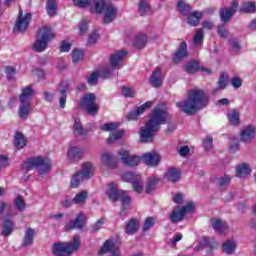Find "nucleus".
Here are the masks:
<instances>
[{
    "label": "nucleus",
    "instance_id": "obj_52",
    "mask_svg": "<svg viewBox=\"0 0 256 256\" xmlns=\"http://www.w3.org/2000/svg\"><path fill=\"white\" fill-rule=\"evenodd\" d=\"M117 127H119V124L115 123V122H110V123H106V124H102L100 126V129L102 131H110V132H114L116 131Z\"/></svg>",
    "mask_w": 256,
    "mask_h": 256
},
{
    "label": "nucleus",
    "instance_id": "obj_47",
    "mask_svg": "<svg viewBox=\"0 0 256 256\" xmlns=\"http://www.w3.org/2000/svg\"><path fill=\"white\" fill-rule=\"evenodd\" d=\"M242 13H255L256 5L255 2H244L242 7L240 8Z\"/></svg>",
    "mask_w": 256,
    "mask_h": 256
},
{
    "label": "nucleus",
    "instance_id": "obj_40",
    "mask_svg": "<svg viewBox=\"0 0 256 256\" xmlns=\"http://www.w3.org/2000/svg\"><path fill=\"white\" fill-rule=\"evenodd\" d=\"M145 45H147V35L145 34L137 35L134 40V47H136V49H143Z\"/></svg>",
    "mask_w": 256,
    "mask_h": 256
},
{
    "label": "nucleus",
    "instance_id": "obj_54",
    "mask_svg": "<svg viewBox=\"0 0 256 256\" xmlns=\"http://www.w3.org/2000/svg\"><path fill=\"white\" fill-rule=\"evenodd\" d=\"M14 205L18 209V211H25L26 204L25 200H23V196H18L14 200Z\"/></svg>",
    "mask_w": 256,
    "mask_h": 256
},
{
    "label": "nucleus",
    "instance_id": "obj_9",
    "mask_svg": "<svg viewBox=\"0 0 256 256\" xmlns=\"http://www.w3.org/2000/svg\"><path fill=\"white\" fill-rule=\"evenodd\" d=\"M97 96L93 93H88L80 100V107L88 113V115H97L99 113V105L95 102Z\"/></svg>",
    "mask_w": 256,
    "mask_h": 256
},
{
    "label": "nucleus",
    "instance_id": "obj_39",
    "mask_svg": "<svg viewBox=\"0 0 256 256\" xmlns=\"http://www.w3.org/2000/svg\"><path fill=\"white\" fill-rule=\"evenodd\" d=\"M227 117L231 125H239V119H240L239 111L232 109L228 112Z\"/></svg>",
    "mask_w": 256,
    "mask_h": 256
},
{
    "label": "nucleus",
    "instance_id": "obj_22",
    "mask_svg": "<svg viewBox=\"0 0 256 256\" xmlns=\"http://www.w3.org/2000/svg\"><path fill=\"white\" fill-rule=\"evenodd\" d=\"M73 134L77 139H85L87 137V130L83 128V125L81 124V120L79 118H76L74 120V132Z\"/></svg>",
    "mask_w": 256,
    "mask_h": 256
},
{
    "label": "nucleus",
    "instance_id": "obj_3",
    "mask_svg": "<svg viewBox=\"0 0 256 256\" xmlns=\"http://www.w3.org/2000/svg\"><path fill=\"white\" fill-rule=\"evenodd\" d=\"M126 56H127V51L125 50H120L112 54L110 57V66L104 69L102 72H100V74L97 72H93L87 78L88 85H97V81H99V77H104V78L111 77L115 69H121L119 65H121V61H123V59H125Z\"/></svg>",
    "mask_w": 256,
    "mask_h": 256
},
{
    "label": "nucleus",
    "instance_id": "obj_53",
    "mask_svg": "<svg viewBox=\"0 0 256 256\" xmlns=\"http://www.w3.org/2000/svg\"><path fill=\"white\" fill-rule=\"evenodd\" d=\"M156 219L153 217H148L144 221L143 231H149V229H152V227L155 226Z\"/></svg>",
    "mask_w": 256,
    "mask_h": 256
},
{
    "label": "nucleus",
    "instance_id": "obj_60",
    "mask_svg": "<svg viewBox=\"0 0 256 256\" xmlns=\"http://www.w3.org/2000/svg\"><path fill=\"white\" fill-rule=\"evenodd\" d=\"M217 85L218 89H225V87H227V78L225 77V74L220 75Z\"/></svg>",
    "mask_w": 256,
    "mask_h": 256
},
{
    "label": "nucleus",
    "instance_id": "obj_6",
    "mask_svg": "<svg viewBox=\"0 0 256 256\" xmlns=\"http://www.w3.org/2000/svg\"><path fill=\"white\" fill-rule=\"evenodd\" d=\"M106 195L110 201L115 202L120 199L123 208L120 215L125 214V209H128L129 205H131V197L127 195V191L119 190L117 184L113 182L107 185Z\"/></svg>",
    "mask_w": 256,
    "mask_h": 256
},
{
    "label": "nucleus",
    "instance_id": "obj_46",
    "mask_svg": "<svg viewBox=\"0 0 256 256\" xmlns=\"http://www.w3.org/2000/svg\"><path fill=\"white\" fill-rule=\"evenodd\" d=\"M82 181H85V178L77 172L71 179L70 187H72V189H77Z\"/></svg>",
    "mask_w": 256,
    "mask_h": 256
},
{
    "label": "nucleus",
    "instance_id": "obj_50",
    "mask_svg": "<svg viewBox=\"0 0 256 256\" xmlns=\"http://www.w3.org/2000/svg\"><path fill=\"white\" fill-rule=\"evenodd\" d=\"M184 69L187 73H197L199 71V63L197 61H190L185 64Z\"/></svg>",
    "mask_w": 256,
    "mask_h": 256
},
{
    "label": "nucleus",
    "instance_id": "obj_42",
    "mask_svg": "<svg viewBox=\"0 0 256 256\" xmlns=\"http://www.w3.org/2000/svg\"><path fill=\"white\" fill-rule=\"evenodd\" d=\"M87 197H88L87 191H82L76 194V196L72 199V203H74L75 205H83V203L87 201Z\"/></svg>",
    "mask_w": 256,
    "mask_h": 256
},
{
    "label": "nucleus",
    "instance_id": "obj_18",
    "mask_svg": "<svg viewBox=\"0 0 256 256\" xmlns=\"http://www.w3.org/2000/svg\"><path fill=\"white\" fill-rule=\"evenodd\" d=\"M212 229L219 235H225V233H229V225L227 222L221 219H212L211 220Z\"/></svg>",
    "mask_w": 256,
    "mask_h": 256
},
{
    "label": "nucleus",
    "instance_id": "obj_11",
    "mask_svg": "<svg viewBox=\"0 0 256 256\" xmlns=\"http://www.w3.org/2000/svg\"><path fill=\"white\" fill-rule=\"evenodd\" d=\"M29 23H31V13H27L23 16V10H20L18 19L14 26V31H18V33H25V31H27V27H29Z\"/></svg>",
    "mask_w": 256,
    "mask_h": 256
},
{
    "label": "nucleus",
    "instance_id": "obj_57",
    "mask_svg": "<svg viewBox=\"0 0 256 256\" xmlns=\"http://www.w3.org/2000/svg\"><path fill=\"white\" fill-rule=\"evenodd\" d=\"M121 93H122L123 97H135V95H136V92L133 88H129L126 86L122 87Z\"/></svg>",
    "mask_w": 256,
    "mask_h": 256
},
{
    "label": "nucleus",
    "instance_id": "obj_2",
    "mask_svg": "<svg viewBox=\"0 0 256 256\" xmlns=\"http://www.w3.org/2000/svg\"><path fill=\"white\" fill-rule=\"evenodd\" d=\"M210 97L201 88H192L188 91L187 98L176 102V107L186 115H195L197 111L205 109L209 105Z\"/></svg>",
    "mask_w": 256,
    "mask_h": 256
},
{
    "label": "nucleus",
    "instance_id": "obj_61",
    "mask_svg": "<svg viewBox=\"0 0 256 256\" xmlns=\"http://www.w3.org/2000/svg\"><path fill=\"white\" fill-rule=\"evenodd\" d=\"M5 73L7 75V79L9 81H12V79L15 77L16 71H15V68L7 66L5 69Z\"/></svg>",
    "mask_w": 256,
    "mask_h": 256
},
{
    "label": "nucleus",
    "instance_id": "obj_16",
    "mask_svg": "<svg viewBox=\"0 0 256 256\" xmlns=\"http://www.w3.org/2000/svg\"><path fill=\"white\" fill-rule=\"evenodd\" d=\"M100 163L108 169H115L117 167V160L111 152H103L100 155Z\"/></svg>",
    "mask_w": 256,
    "mask_h": 256
},
{
    "label": "nucleus",
    "instance_id": "obj_58",
    "mask_svg": "<svg viewBox=\"0 0 256 256\" xmlns=\"http://www.w3.org/2000/svg\"><path fill=\"white\" fill-rule=\"evenodd\" d=\"M73 3L76 7L80 9H85L91 5V0H73Z\"/></svg>",
    "mask_w": 256,
    "mask_h": 256
},
{
    "label": "nucleus",
    "instance_id": "obj_27",
    "mask_svg": "<svg viewBox=\"0 0 256 256\" xmlns=\"http://www.w3.org/2000/svg\"><path fill=\"white\" fill-rule=\"evenodd\" d=\"M165 179L170 183H177L181 179V172L177 168H170L165 174Z\"/></svg>",
    "mask_w": 256,
    "mask_h": 256
},
{
    "label": "nucleus",
    "instance_id": "obj_19",
    "mask_svg": "<svg viewBox=\"0 0 256 256\" xmlns=\"http://www.w3.org/2000/svg\"><path fill=\"white\" fill-rule=\"evenodd\" d=\"M189 53L187 52V42H181L177 51L172 57L173 63H181L183 59L188 57Z\"/></svg>",
    "mask_w": 256,
    "mask_h": 256
},
{
    "label": "nucleus",
    "instance_id": "obj_30",
    "mask_svg": "<svg viewBox=\"0 0 256 256\" xmlns=\"http://www.w3.org/2000/svg\"><path fill=\"white\" fill-rule=\"evenodd\" d=\"M202 17H203V12L194 11L188 15V24L191 25V27H197Z\"/></svg>",
    "mask_w": 256,
    "mask_h": 256
},
{
    "label": "nucleus",
    "instance_id": "obj_20",
    "mask_svg": "<svg viewBox=\"0 0 256 256\" xmlns=\"http://www.w3.org/2000/svg\"><path fill=\"white\" fill-rule=\"evenodd\" d=\"M111 253V256H121V253L117 251V248H115V245L113 244V241L106 240L103 247L99 251V255H103L105 253Z\"/></svg>",
    "mask_w": 256,
    "mask_h": 256
},
{
    "label": "nucleus",
    "instance_id": "obj_4",
    "mask_svg": "<svg viewBox=\"0 0 256 256\" xmlns=\"http://www.w3.org/2000/svg\"><path fill=\"white\" fill-rule=\"evenodd\" d=\"M53 39H55V33H53L51 27L43 26L38 30L36 40L32 45L33 51L36 53H43L47 51V47L50 41H53Z\"/></svg>",
    "mask_w": 256,
    "mask_h": 256
},
{
    "label": "nucleus",
    "instance_id": "obj_59",
    "mask_svg": "<svg viewBox=\"0 0 256 256\" xmlns=\"http://www.w3.org/2000/svg\"><path fill=\"white\" fill-rule=\"evenodd\" d=\"M204 149L206 151H211L213 149V138L212 137H206L205 141L203 142Z\"/></svg>",
    "mask_w": 256,
    "mask_h": 256
},
{
    "label": "nucleus",
    "instance_id": "obj_5",
    "mask_svg": "<svg viewBox=\"0 0 256 256\" xmlns=\"http://www.w3.org/2000/svg\"><path fill=\"white\" fill-rule=\"evenodd\" d=\"M80 247L81 237L79 235H75L72 242L54 243L52 246V253L55 256H70L75 253V251H79Z\"/></svg>",
    "mask_w": 256,
    "mask_h": 256
},
{
    "label": "nucleus",
    "instance_id": "obj_38",
    "mask_svg": "<svg viewBox=\"0 0 256 256\" xmlns=\"http://www.w3.org/2000/svg\"><path fill=\"white\" fill-rule=\"evenodd\" d=\"M14 229H15V223H13V221H11V220H5L4 224H3L2 234L5 237H9V235H11V233H13Z\"/></svg>",
    "mask_w": 256,
    "mask_h": 256
},
{
    "label": "nucleus",
    "instance_id": "obj_17",
    "mask_svg": "<svg viewBox=\"0 0 256 256\" xmlns=\"http://www.w3.org/2000/svg\"><path fill=\"white\" fill-rule=\"evenodd\" d=\"M152 106H153V102L148 101V102L142 104L141 106H139L136 110L130 111L127 115L128 121H135V120L139 119V116L143 115V113H145V110L149 109Z\"/></svg>",
    "mask_w": 256,
    "mask_h": 256
},
{
    "label": "nucleus",
    "instance_id": "obj_13",
    "mask_svg": "<svg viewBox=\"0 0 256 256\" xmlns=\"http://www.w3.org/2000/svg\"><path fill=\"white\" fill-rule=\"evenodd\" d=\"M239 139L242 143H251L255 139V126H244L240 131Z\"/></svg>",
    "mask_w": 256,
    "mask_h": 256
},
{
    "label": "nucleus",
    "instance_id": "obj_62",
    "mask_svg": "<svg viewBox=\"0 0 256 256\" xmlns=\"http://www.w3.org/2000/svg\"><path fill=\"white\" fill-rule=\"evenodd\" d=\"M105 221L103 219L98 220L94 225L91 227V233H97L101 227H103V224Z\"/></svg>",
    "mask_w": 256,
    "mask_h": 256
},
{
    "label": "nucleus",
    "instance_id": "obj_63",
    "mask_svg": "<svg viewBox=\"0 0 256 256\" xmlns=\"http://www.w3.org/2000/svg\"><path fill=\"white\" fill-rule=\"evenodd\" d=\"M9 167V157L5 155H0V170Z\"/></svg>",
    "mask_w": 256,
    "mask_h": 256
},
{
    "label": "nucleus",
    "instance_id": "obj_7",
    "mask_svg": "<svg viewBox=\"0 0 256 256\" xmlns=\"http://www.w3.org/2000/svg\"><path fill=\"white\" fill-rule=\"evenodd\" d=\"M37 167H39V175H47V173L51 171V160L49 158L38 156L30 158L27 162L22 164L23 171H32V169H35Z\"/></svg>",
    "mask_w": 256,
    "mask_h": 256
},
{
    "label": "nucleus",
    "instance_id": "obj_12",
    "mask_svg": "<svg viewBox=\"0 0 256 256\" xmlns=\"http://www.w3.org/2000/svg\"><path fill=\"white\" fill-rule=\"evenodd\" d=\"M237 9H239V2L233 1L230 5V8H222L220 9V19L223 23H228L231 21V17H233L237 13Z\"/></svg>",
    "mask_w": 256,
    "mask_h": 256
},
{
    "label": "nucleus",
    "instance_id": "obj_8",
    "mask_svg": "<svg viewBox=\"0 0 256 256\" xmlns=\"http://www.w3.org/2000/svg\"><path fill=\"white\" fill-rule=\"evenodd\" d=\"M189 213H195V203L193 201L188 202L185 206H176L170 214L171 223H181L185 219V215Z\"/></svg>",
    "mask_w": 256,
    "mask_h": 256
},
{
    "label": "nucleus",
    "instance_id": "obj_49",
    "mask_svg": "<svg viewBox=\"0 0 256 256\" xmlns=\"http://www.w3.org/2000/svg\"><path fill=\"white\" fill-rule=\"evenodd\" d=\"M47 13L50 17L57 13V2L55 0H48L46 4Z\"/></svg>",
    "mask_w": 256,
    "mask_h": 256
},
{
    "label": "nucleus",
    "instance_id": "obj_36",
    "mask_svg": "<svg viewBox=\"0 0 256 256\" xmlns=\"http://www.w3.org/2000/svg\"><path fill=\"white\" fill-rule=\"evenodd\" d=\"M69 91V87L64 86L59 88L60 99H59V106L61 109H65V105L67 103V92Z\"/></svg>",
    "mask_w": 256,
    "mask_h": 256
},
{
    "label": "nucleus",
    "instance_id": "obj_64",
    "mask_svg": "<svg viewBox=\"0 0 256 256\" xmlns=\"http://www.w3.org/2000/svg\"><path fill=\"white\" fill-rule=\"evenodd\" d=\"M89 22L87 20H82V22L79 25V32L81 35H84V33H87Z\"/></svg>",
    "mask_w": 256,
    "mask_h": 256
},
{
    "label": "nucleus",
    "instance_id": "obj_29",
    "mask_svg": "<svg viewBox=\"0 0 256 256\" xmlns=\"http://www.w3.org/2000/svg\"><path fill=\"white\" fill-rule=\"evenodd\" d=\"M150 83L153 87H161L163 83V76L161 74V69L157 68L150 76Z\"/></svg>",
    "mask_w": 256,
    "mask_h": 256
},
{
    "label": "nucleus",
    "instance_id": "obj_15",
    "mask_svg": "<svg viewBox=\"0 0 256 256\" xmlns=\"http://www.w3.org/2000/svg\"><path fill=\"white\" fill-rule=\"evenodd\" d=\"M104 20L103 23L105 25H109V23H113V21H115V18L117 17V7H115L113 4L108 3V5H106V8H104Z\"/></svg>",
    "mask_w": 256,
    "mask_h": 256
},
{
    "label": "nucleus",
    "instance_id": "obj_51",
    "mask_svg": "<svg viewBox=\"0 0 256 256\" xmlns=\"http://www.w3.org/2000/svg\"><path fill=\"white\" fill-rule=\"evenodd\" d=\"M83 57H85V54L83 53V50L74 49L72 51V63H80V61L83 60Z\"/></svg>",
    "mask_w": 256,
    "mask_h": 256
},
{
    "label": "nucleus",
    "instance_id": "obj_28",
    "mask_svg": "<svg viewBox=\"0 0 256 256\" xmlns=\"http://www.w3.org/2000/svg\"><path fill=\"white\" fill-rule=\"evenodd\" d=\"M235 249H237V243L233 239H228L222 244V251L226 253V255H233Z\"/></svg>",
    "mask_w": 256,
    "mask_h": 256
},
{
    "label": "nucleus",
    "instance_id": "obj_10",
    "mask_svg": "<svg viewBox=\"0 0 256 256\" xmlns=\"http://www.w3.org/2000/svg\"><path fill=\"white\" fill-rule=\"evenodd\" d=\"M118 155L120 157V161H122V163L128 167H137V165L141 163V157L133 156L127 150L118 151Z\"/></svg>",
    "mask_w": 256,
    "mask_h": 256
},
{
    "label": "nucleus",
    "instance_id": "obj_1",
    "mask_svg": "<svg viewBox=\"0 0 256 256\" xmlns=\"http://www.w3.org/2000/svg\"><path fill=\"white\" fill-rule=\"evenodd\" d=\"M169 119V113H167V106L165 104L157 105L145 126L140 128V141L141 143H150L153 141V135L161 129V125H165Z\"/></svg>",
    "mask_w": 256,
    "mask_h": 256
},
{
    "label": "nucleus",
    "instance_id": "obj_44",
    "mask_svg": "<svg viewBox=\"0 0 256 256\" xmlns=\"http://www.w3.org/2000/svg\"><path fill=\"white\" fill-rule=\"evenodd\" d=\"M177 7L179 13H181L182 15H189V13H191V5L185 3V1L183 0H180L178 2Z\"/></svg>",
    "mask_w": 256,
    "mask_h": 256
},
{
    "label": "nucleus",
    "instance_id": "obj_31",
    "mask_svg": "<svg viewBox=\"0 0 256 256\" xmlns=\"http://www.w3.org/2000/svg\"><path fill=\"white\" fill-rule=\"evenodd\" d=\"M139 230V221L135 218L130 219L126 224L127 235H133Z\"/></svg>",
    "mask_w": 256,
    "mask_h": 256
},
{
    "label": "nucleus",
    "instance_id": "obj_48",
    "mask_svg": "<svg viewBox=\"0 0 256 256\" xmlns=\"http://www.w3.org/2000/svg\"><path fill=\"white\" fill-rule=\"evenodd\" d=\"M157 183H159V180L157 178L155 177L150 178L147 182L145 192L147 194L153 193V191H155V189L157 188Z\"/></svg>",
    "mask_w": 256,
    "mask_h": 256
},
{
    "label": "nucleus",
    "instance_id": "obj_26",
    "mask_svg": "<svg viewBox=\"0 0 256 256\" xmlns=\"http://www.w3.org/2000/svg\"><path fill=\"white\" fill-rule=\"evenodd\" d=\"M35 239V229L33 228H27L24 233V238L22 245L23 247H29L33 245V241Z\"/></svg>",
    "mask_w": 256,
    "mask_h": 256
},
{
    "label": "nucleus",
    "instance_id": "obj_33",
    "mask_svg": "<svg viewBox=\"0 0 256 256\" xmlns=\"http://www.w3.org/2000/svg\"><path fill=\"white\" fill-rule=\"evenodd\" d=\"M250 173L251 168L246 163H242L236 167V177H247V175H249Z\"/></svg>",
    "mask_w": 256,
    "mask_h": 256
},
{
    "label": "nucleus",
    "instance_id": "obj_21",
    "mask_svg": "<svg viewBox=\"0 0 256 256\" xmlns=\"http://www.w3.org/2000/svg\"><path fill=\"white\" fill-rule=\"evenodd\" d=\"M84 179H91L95 173V165L91 162H86L82 165L81 171L78 172Z\"/></svg>",
    "mask_w": 256,
    "mask_h": 256
},
{
    "label": "nucleus",
    "instance_id": "obj_34",
    "mask_svg": "<svg viewBox=\"0 0 256 256\" xmlns=\"http://www.w3.org/2000/svg\"><path fill=\"white\" fill-rule=\"evenodd\" d=\"M216 185H218L219 189H225V187H229L231 183V176L225 174L224 176H220L215 180Z\"/></svg>",
    "mask_w": 256,
    "mask_h": 256
},
{
    "label": "nucleus",
    "instance_id": "obj_23",
    "mask_svg": "<svg viewBox=\"0 0 256 256\" xmlns=\"http://www.w3.org/2000/svg\"><path fill=\"white\" fill-rule=\"evenodd\" d=\"M35 95V90L33 87L26 86L22 89V93L20 94V103H31V97Z\"/></svg>",
    "mask_w": 256,
    "mask_h": 256
},
{
    "label": "nucleus",
    "instance_id": "obj_24",
    "mask_svg": "<svg viewBox=\"0 0 256 256\" xmlns=\"http://www.w3.org/2000/svg\"><path fill=\"white\" fill-rule=\"evenodd\" d=\"M69 161H81L83 159V148L71 147L68 150Z\"/></svg>",
    "mask_w": 256,
    "mask_h": 256
},
{
    "label": "nucleus",
    "instance_id": "obj_56",
    "mask_svg": "<svg viewBox=\"0 0 256 256\" xmlns=\"http://www.w3.org/2000/svg\"><path fill=\"white\" fill-rule=\"evenodd\" d=\"M138 177H139V175H136L133 172H126L123 174L122 179L126 183H133V181H135V179H137Z\"/></svg>",
    "mask_w": 256,
    "mask_h": 256
},
{
    "label": "nucleus",
    "instance_id": "obj_35",
    "mask_svg": "<svg viewBox=\"0 0 256 256\" xmlns=\"http://www.w3.org/2000/svg\"><path fill=\"white\" fill-rule=\"evenodd\" d=\"M14 145L16 149H23V147L27 145V140L25 139V136L20 132H16L14 136Z\"/></svg>",
    "mask_w": 256,
    "mask_h": 256
},
{
    "label": "nucleus",
    "instance_id": "obj_45",
    "mask_svg": "<svg viewBox=\"0 0 256 256\" xmlns=\"http://www.w3.org/2000/svg\"><path fill=\"white\" fill-rule=\"evenodd\" d=\"M203 39H205V34L203 33V29L197 30L193 38V43L195 47H201L203 45Z\"/></svg>",
    "mask_w": 256,
    "mask_h": 256
},
{
    "label": "nucleus",
    "instance_id": "obj_41",
    "mask_svg": "<svg viewBox=\"0 0 256 256\" xmlns=\"http://www.w3.org/2000/svg\"><path fill=\"white\" fill-rule=\"evenodd\" d=\"M138 7V13L140 15H147L151 11V6L147 0H140Z\"/></svg>",
    "mask_w": 256,
    "mask_h": 256
},
{
    "label": "nucleus",
    "instance_id": "obj_14",
    "mask_svg": "<svg viewBox=\"0 0 256 256\" xmlns=\"http://www.w3.org/2000/svg\"><path fill=\"white\" fill-rule=\"evenodd\" d=\"M141 160L148 167H157L161 161V156L159 153L152 151L142 155Z\"/></svg>",
    "mask_w": 256,
    "mask_h": 256
},
{
    "label": "nucleus",
    "instance_id": "obj_55",
    "mask_svg": "<svg viewBox=\"0 0 256 256\" xmlns=\"http://www.w3.org/2000/svg\"><path fill=\"white\" fill-rule=\"evenodd\" d=\"M123 137V131L117 130L110 134L108 138V143H115L118 139H121Z\"/></svg>",
    "mask_w": 256,
    "mask_h": 256
},
{
    "label": "nucleus",
    "instance_id": "obj_37",
    "mask_svg": "<svg viewBox=\"0 0 256 256\" xmlns=\"http://www.w3.org/2000/svg\"><path fill=\"white\" fill-rule=\"evenodd\" d=\"M109 2L105 0H95L94 7L92 8L93 13H103Z\"/></svg>",
    "mask_w": 256,
    "mask_h": 256
},
{
    "label": "nucleus",
    "instance_id": "obj_43",
    "mask_svg": "<svg viewBox=\"0 0 256 256\" xmlns=\"http://www.w3.org/2000/svg\"><path fill=\"white\" fill-rule=\"evenodd\" d=\"M132 189L133 191H135V193H143L144 186L141 176H138V178L133 180Z\"/></svg>",
    "mask_w": 256,
    "mask_h": 256
},
{
    "label": "nucleus",
    "instance_id": "obj_32",
    "mask_svg": "<svg viewBox=\"0 0 256 256\" xmlns=\"http://www.w3.org/2000/svg\"><path fill=\"white\" fill-rule=\"evenodd\" d=\"M29 113H31V103L20 102V110L18 112L20 119H27Z\"/></svg>",
    "mask_w": 256,
    "mask_h": 256
},
{
    "label": "nucleus",
    "instance_id": "obj_25",
    "mask_svg": "<svg viewBox=\"0 0 256 256\" xmlns=\"http://www.w3.org/2000/svg\"><path fill=\"white\" fill-rule=\"evenodd\" d=\"M85 219V215L83 213H79L75 220L70 221L66 225V229H83V220Z\"/></svg>",
    "mask_w": 256,
    "mask_h": 256
}]
</instances>
